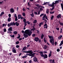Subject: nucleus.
I'll return each mask as SVG.
<instances>
[{"label": "nucleus", "mask_w": 63, "mask_h": 63, "mask_svg": "<svg viewBox=\"0 0 63 63\" xmlns=\"http://www.w3.org/2000/svg\"><path fill=\"white\" fill-rule=\"evenodd\" d=\"M10 12L11 13H14V8H11L10 9Z\"/></svg>", "instance_id": "nucleus-11"}, {"label": "nucleus", "mask_w": 63, "mask_h": 63, "mask_svg": "<svg viewBox=\"0 0 63 63\" xmlns=\"http://www.w3.org/2000/svg\"><path fill=\"white\" fill-rule=\"evenodd\" d=\"M4 12H2L1 13V14H0V16H2V15H4Z\"/></svg>", "instance_id": "nucleus-21"}, {"label": "nucleus", "mask_w": 63, "mask_h": 63, "mask_svg": "<svg viewBox=\"0 0 63 63\" xmlns=\"http://www.w3.org/2000/svg\"><path fill=\"white\" fill-rule=\"evenodd\" d=\"M13 33L15 34H17V32L16 31H14L13 32Z\"/></svg>", "instance_id": "nucleus-35"}, {"label": "nucleus", "mask_w": 63, "mask_h": 63, "mask_svg": "<svg viewBox=\"0 0 63 63\" xmlns=\"http://www.w3.org/2000/svg\"><path fill=\"white\" fill-rule=\"evenodd\" d=\"M40 55H42L43 54V52H40Z\"/></svg>", "instance_id": "nucleus-44"}, {"label": "nucleus", "mask_w": 63, "mask_h": 63, "mask_svg": "<svg viewBox=\"0 0 63 63\" xmlns=\"http://www.w3.org/2000/svg\"><path fill=\"white\" fill-rule=\"evenodd\" d=\"M48 37H49V39H51L50 40V42L51 44H52L53 46L54 44V38H53V37L52 36H50L49 35H48Z\"/></svg>", "instance_id": "nucleus-2"}, {"label": "nucleus", "mask_w": 63, "mask_h": 63, "mask_svg": "<svg viewBox=\"0 0 63 63\" xmlns=\"http://www.w3.org/2000/svg\"><path fill=\"white\" fill-rule=\"evenodd\" d=\"M32 36L33 37H35V34H32Z\"/></svg>", "instance_id": "nucleus-59"}, {"label": "nucleus", "mask_w": 63, "mask_h": 63, "mask_svg": "<svg viewBox=\"0 0 63 63\" xmlns=\"http://www.w3.org/2000/svg\"><path fill=\"white\" fill-rule=\"evenodd\" d=\"M6 0H4L2 1H1L0 4H2V3H4V2H6Z\"/></svg>", "instance_id": "nucleus-18"}, {"label": "nucleus", "mask_w": 63, "mask_h": 63, "mask_svg": "<svg viewBox=\"0 0 63 63\" xmlns=\"http://www.w3.org/2000/svg\"><path fill=\"white\" fill-rule=\"evenodd\" d=\"M16 48H18L19 47V45H17L16 46Z\"/></svg>", "instance_id": "nucleus-50"}, {"label": "nucleus", "mask_w": 63, "mask_h": 63, "mask_svg": "<svg viewBox=\"0 0 63 63\" xmlns=\"http://www.w3.org/2000/svg\"><path fill=\"white\" fill-rule=\"evenodd\" d=\"M10 36L11 37H12V38H14V37H15V35H10Z\"/></svg>", "instance_id": "nucleus-33"}, {"label": "nucleus", "mask_w": 63, "mask_h": 63, "mask_svg": "<svg viewBox=\"0 0 63 63\" xmlns=\"http://www.w3.org/2000/svg\"><path fill=\"white\" fill-rule=\"evenodd\" d=\"M44 37V35L43 34H42L41 36V38L42 39H43Z\"/></svg>", "instance_id": "nucleus-26"}, {"label": "nucleus", "mask_w": 63, "mask_h": 63, "mask_svg": "<svg viewBox=\"0 0 63 63\" xmlns=\"http://www.w3.org/2000/svg\"><path fill=\"white\" fill-rule=\"evenodd\" d=\"M18 19H20V18H21V15H18Z\"/></svg>", "instance_id": "nucleus-22"}, {"label": "nucleus", "mask_w": 63, "mask_h": 63, "mask_svg": "<svg viewBox=\"0 0 63 63\" xmlns=\"http://www.w3.org/2000/svg\"><path fill=\"white\" fill-rule=\"evenodd\" d=\"M41 25H42V23H40L39 25V27H41Z\"/></svg>", "instance_id": "nucleus-53"}, {"label": "nucleus", "mask_w": 63, "mask_h": 63, "mask_svg": "<svg viewBox=\"0 0 63 63\" xmlns=\"http://www.w3.org/2000/svg\"><path fill=\"white\" fill-rule=\"evenodd\" d=\"M51 56V51H50V53L49 54L48 57H50Z\"/></svg>", "instance_id": "nucleus-17"}, {"label": "nucleus", "mask_w": 63, "mask_h": 63, "mask_svg": "<svg viewBox=\"0 0 63 63\" xmlns=\"http://www.w3.org/2000/svg\"><path fill=\"white\" fill-rule=\"evenodd\" d=\"M40 11H42V10H43V8H40Z\"/></svg>", "instance_id": "nucleus-62"}, {"label": "nucleus", "mask_w": 63, "mask_h": 63, "mask_svg": "<svg viewBox=\"0 0 63 63\" xmlns=\"http://www.w3.org/2000/svg\"><path fill=\"white\" fill-rule=\"evenodd\" d=\"M8 16L9 17V18L11 17V15L10 14H9L8 15Z\"/></svg>", "instance_id": "nucleus-56"}, {"label": "nucleus", "mask_w": 63, "mask_h": 63, "mask_svg": "<svg viewBox=\"0 0 63 63\" xmlns=\"http://www.w3.org/2000/svg\"><path fill=\"white\" fill-rule=\"evenodd\" d=\"M50 13L51 14H53L54 13V11L53 12H52L51 11L50 12Z\"/></svg>", "instance_id": "nucleus-34"}, {"label": "nucleus", "mask_w": 63, "mask_h": 63, "mask_svg": "<svg viewBox=\"0 0 63 63\" xmlns=\"http://www.w3.org/2000/svg\"><path fill=\"white\" fill-rule=\"evenodd\" d=\"M42 20H46V19H45V17H44V16L42 17Z\"/></svg>", "instance_id": "nucleus-42"}, {"label": "nucleus", "mask_w": 63, "mask_h": 63, "mask_svg": "<svg viewBox=\"0 0 63 63\" xmlns=\"http://www.w3.org/2000/svg\"><path fill=\"white\" fill-rule=\"evenodd\" d=\"M44 17L45 18H46V19H47V17L46 16V15H44Z\"/></svg>", "instance_id": "nucleus-23"}, {"label": "nucleus", "mask_w": 63, "mask_h": 63, "mask_svg": "<svg viewBox=\"0 0 63 63\" xmlns=\"http://www.w3.org/2000/svg\"><path fill=\"white\" fill-rule=\"evenodd\" d=\"M49 11V9H47V10H46V13H47V14H48V12Z\"/></svg>", "instance_id": "nucleus-30"}, {"label": "nucleus", "mask_w": 63, "mask_h": 63, "mask_svg": "<svg viewBox=\"0 0 63 63\" xmlns=\"http://www.w3.org/2000/svg\"><path fill=\"white\" fill-rule=\"evenodd\" d=\"M57 51H58V52H59V51H60V49H57Z\"/></svg>", "instance_id": "nucleus-47"}, {"label": "nucleus", "mask_w": 63, "mask_h": 63, "mask_svg": "<svg viewBox=\"0 0 63 63\" xmlns=\"http://www.w3.org/2000/svg\"><path fill=\"white\" fill-rule=\"evenodd\" d=\"M44 41L45 42V43H46L47 42V40H45V39H44Z\"/></svg>", "instance_id": "nucleus-54"}, {"label": "nucleus", "mask_w": 63, "mask_h": 63, "mask_svg": "<svg viewBox=\"0 0 63 63\" xmlns=\"http://www.w3.org/2000/svg\"><path fill=\"white\" fill-rule=\"evenodd\" d=\"M54 9V7H52V9H51V11H52Z\"/></svg>", "instance_id": "nucleus-58"}, {"label": "nucleus", "mask_w": 63, "mask_h": 63, "mask_svg": "<svg viewBox=\"0 0 63 63\" xmlns=\"http://www.w3.org/2000/svg\"><path fill=\"white\" fill-rule=\"evenodd\" d=\"M36 54V53H32L31 52V53L30 54V56H32V57H34V56H35V55Z\"/></svg>", "instance_id": "nucleus-7"}, {"label": "nucleus", "mask_w": 63, "mask_h": 63, "mask_svg": "<svg viewBox=\"0 0 63 63\" xmlns=\"http://www.w3.org/2000/svg\"><path fill=\"white\" fill-rule=\"evenodd\" d=\"M62 37V35H60L58 37V40H60L61 39V38Z\"/></svg>", "instance_id": "nucleus-20"}, {"label": "nucleus", "mask_w": 63, "mask_h": 63, "mask_svg": "<svg viewBox=\"0 0 63 63\" xmlns=\"http://www.w3.org/2000/svg\"><path fill=\"white\" fill-rule=\"evenodd\" d=\"M61 8L62 9V10H63V4L61 3Z\"/></svg>", "instance_id": "nucleus-25"}, {"label": "nucleus", "mask_w": 63, "mask_h": 63, "mask_svg": "<svg viewBox=\"0 0 63 63\" xmlns=\"http://www.w3.org/2000/svg\"><path fill=\"white\" fill-rule=\"evenodd\" d=\"M27 57V56H23L22 57L23 58H26Z\"/></svg>", "instance_id": "nucleus-49"}, {"label": "nucleus", "mask_w": 63, "mask_h": 63, "mask_svg": "<svg viewBox=\"0 0 63 63\" xmlns=\"http://www.w3.org/2000/svg\"><path fill=\"white\" fill-rule=\"evenodd\" d=\"M34 40L36 42H38L39 41V38L37 37H35L34 38Z\"/></svg>", "instance_id": "nucleus-10"}, {"label": "nucleus", "mask_w": 63, "mask_h": 63, "mask_svg": "<svg viewBox=\"0 0 63 63\" xmlns=\"http://www.w3.org/2000/svg\"><path fill=\"white\" fill-rule=\"evenodd\" d=\"M37 20H34L33 22L34 23H37Z\"/></svg>", "instance_id": "nucleus-28"}, {"label": "nucleus", "mask_w": 63, "mask_h": 63, "mask_svg": "<svg viewBox=\"0 0 63 63\" xmlns=\"http://www.w3.org/2000/svg\"><path fill=\"white\" fill-rule=\"evenodd\" d=\"M47 48V46H45L44 47V48L45 49H46Z\"/></svg>", "instance_id": "nucleus-29"}, {"label": "nucleus", "mask_w": 63, "mask_h": 63, "mask_svg": "<svg viewBox=\"0 0 63 63\" xmlns=\"http://www.w3.org/2000/svg\"><path fill=\"white\" fill-rule=\"evenodd\" d=\"M40 12H39L38 13L37 15H40Z\"/></svg>", "instance_id": "nucleus-57"}, {"label": "nucleus", "mask_w": 63, "mask_h": 63, "mask_svg": "<svg viewBox=\"0 0 63 63\" xmlns=\"http://www.w3.org/2000/svg\"><path fill=\"white\" fill-rule=\"evenodd\" d=\"M32 32L29 30H25V32L23 34V36L25 38L28 37V35L30 36L32 34Z\"/></svg>", "instance_id": "nucleus-1"}, {"label": "nucleus", "mask_w": 63, "mask_h": 63, "mask_svg": "<svg viewBox=\"0 0 63 63\" xmlns=\"http://www.w3.org/2000/svg\"><path fill=\"white\" fill-rule=\"evenodd\" d=\"M8 31H13V28L12 27H11L8 29Z\"/></svg>", "instance_id": "nucleus-13"}, {"label": "nucleus", "mask_w": 63, "mask_h": 63, "mask_svg": "<svg viewBox=\"0 0 63 63\" xmlns=\"http://www.w3.org/2000/svg\"><path fill=\"white\" fill-rule=\"evenodd\" d=\"M23 22H24V23H26V19H24L23 20Z\"/></svg>", "instance_id": "nucleus-39"}, {"label": "nucleus", "mask_w": 63, "mask_h": 63, "mask_svg": "<svg viewBox=\"0 0 63 63\" xmlns=\"http://www.w3.org/2000/svg\"><path fill=\"white\" fill-rule=\"evenodd\" d=\"M44 14H41V15H40V17H41V16H44Z\"/></svg>", "instance_id": "nucleus-46"}, {"label": "nucleus", "mask_w": 63, "mask_h": 63, "mask_svg": "<svg viewBox=\"0 0 63 63\" xmlns=\"http://www.w3.org/2000/svg\"><path fill=\"white\" fill-rule=\"evenodd\" d=\"M7 20L8 22H10V21H11V18L9 17Z\"/></svg>", "instance_id": "nucleus-19"}, {"label": "nucleus", "mask_w": 63, "mask_h": 63, "mask_svg": "<svg viewBox=\"0 0 63 63\" xmlns=\"http://www.w3.org/2000/svg\"><path fill=\"white\" fill-rule=\"evenodd\" d=\"M27 24H28L29 25V24H30V22H29V21H28L27 22Z\"/></svg>", "instance_id": "nucleus-48"}, {"label": "nucleus", "mask_w": 63, "mask_h": 63, "mask_svg": "<svg viewBox=\"0 0 63 63\" xmlns=\"http://www.w3.org/2000/svg\"><path fill=\"white\" fill-rule=\"evenodd\" d=\"M49 61L51 63H54V60H50Z\"/></svg>", "instance_id": "nucleus-14"}, {"label": "nucleus", "mask_w": 63, "mask_h": 63, "mask_svg": "<svg viewBox=\"0 0 63 63\" xmlns=\"http://www.w3.org/2000/svg\"><path fill=\"white\" fill-rule=\"evenodd\" d=\"M34 14H35V15H37V12H34Z\"/></svg>", "instance_id": "nucleus-64"}, {"label": "nucleus", "mask_w": 63, "mask_h": 63, "mask_svg": "<svg viewBox=\"0 0 63 63\" xmlns=\"http://www.w3.org/2000/svg\"><path fill=\"white\" fill-rule=\"evenodd\" d=\"M44 59H46V58H47V55L46 54H45L44 55Z\"/></svg>", "instance_id": "nucleus-12"}, {"label": "nucleus", "mask_w": 63, "mask_h": 63, "mask_svg": "<svg viewBox=\"0 0 63 63\" xmlns=\"http://www.w3.org/2000/svg\"><path fill=\"white\" fill-rule=\"evenodd\" d=\"M0 50L2 51V47L0 45Z\"/></svg>", "instance_id": "nucleus-27"}, {"label": "nucleus", "mask_w": 63, "mask_h": 63, "mask_svg": "<svg viewBox=\"0 0 63 63\" xmlns=\"http://www.w3.org/2000/svg\"><path fill=\"white\" fill-rule=\"evenodd\" d=\"M54 17V16H53V15H52L51 16V20H52V19H53V18Z\"/></svg>", "instance_id": "nucleus-31"}, {"label": "nucleus", "mask_w": 63, "mask_h": 63, "mask_svg": "<svg viewBox=\"0 0 63 63\" xmlns=\"http://www.w3.org/2000/svg\"><path fill=\"white\" fill-rule=\"evenodd\" d=\"M56 29H57V30L58 31V30H59V28H56Z\"/></svg>", "instance_id": "nucleus-60"}, {"label": "nucleus", "mask_w": 63, "mask_h": 63, "mask_svg": "<svg viewBox=\"0 0 63 63\" xmlns=\"http://www.w3.org/2000/svg\"><path fill=\"white\" fill-rule=\"evenodd\" d=\"M12 51L14 53H16V50L15 49V47L13 48L12 49Z\"/></svg>", "instance_id": "nucleus-8"}, {"label": "nucleus", "mask_w": 63, "mask_h": 63, "mask_svg": "<svg viewBox=\"0 0 63 63\" xmlns=\"http://www.w3.org/2000/svg\"><path fill=\"white\" fill-rule=\"evenodd\" d=\"M27 52L26 53H27V55H29V56H30V54L31 53V51H27Z\"/></svg>", "instance_id": "nucleus-6"}, {"label": "nucleus", "mask_w": 63, "mask_h": 63, "mask_svg": "<svg viewBox=\"0 0 63 63\" xmlns=\"http://www.w3.org/2000/svg\"><path fill=\"white\" fill-rule=\"evenodd\" d=\"M16 23H14V22L13 23H10L8 24V27H10L11 26H13V25H15Z\"/></svg>", "instance_id": "nucleus-4"}, {"label": "nucleus", "mask_w": 63, "mask_h": 63, "mask_svg": "<svg viewBox=\"0 0 63 63\" xmlns=\"http://www.w3.org/2000/svg\"><path fill=\"white\" fill-rule=\"evenodd\" d=\"M33 60L34 62H38V58H37L36 57H34L33 58Z\"/></svg>", "instance_id": "nucleus-5"}, {"label": "nucleus", "mask_w": 63, "mask_h": 63, "mask_svg": "<svg viewBox=\"0 0 63 63\" xmlns=\"http://www.w3.org/2000/svg\"><path fill=\"white\" fill-rule=\"evenodd\" d=\"M11 47H12V48H14V47H15V46L14 45H12L11 46Z\"/></svg>", "instance_id": "nucleus-52"}, {"label": "nucleus", "mask_w": 63, "mask_h": 63, "mask_svg": "<svg viewBox=\"0 0 63 63\" xmlns=\"http://www.w3.org/2000/svg\"><path fill=\"white\" fill-rule=\"evenodd\" d=\"M55 3H54V2H53L52 3V4H49V6L50 7H54V5L56 4L57 3H58V1H55Z\"/></svg>", "instance_id": "nucleus-3"}, {"label": "nucleus", "mask_w": 63, "mask_h": 63, "mask_svg": "<svg viewBox=\"0 0 63 63\" xmlns=\"http://www.w3.org/2000/svg\"><path fill=\"white\" fill-rule=\"evenodd\" d=\"M26 48H27V47H26L25 46L22 48V50H25V49H26Z\"/></svg>", "instance_id": "nucleus-16"}, {"label": "nucleus", "mask_w": 63, "mask_h": 63, "mask_svg": "<svg viewBox=\"0 0 63 63\" xmlns=\"http://www.w3.org/2000/svg\"><path fill=\"white\" fill-rule=\"evenodd\" d=\"M62 29L61 28V31H60V33H62Z\"/></svg>", "instance_id": "nucleus-55"}, {"label": "nucleus", "mask_w": 63, "mask_h": 63, "mask_svg": "<svg viewBox=\"0 0 63 63\" xmlns=\"http://www.w3.org/2000/svg\"><path fill=\"white\" fill-rule=\"evenodd\" d=\"M60 24L61 26H63V23H60Z\"/></svg>", "instance_id": "nucleus-37"}, {"label": "nucleus", "mask_w": 63, "mask_h": 63, "mask_svg": "<svg viewBox=\"0 0 63 63\" xmlns=\"http://www.w3.org/2000/svg\"><path fill=\"white\" fill-rule=\"evenodd\" d=\"M3 31L5 32H6V29L5 28L4 29Z\"/></svg>", "instance_id": "nucleus-51"}, {"label": "nucleus", "mask_w": 63, "mask_h": 63, "mask_svg": "<svg viewBox=\"0 0 63 63\" xmlns=\"http://www.w3.org/2000/svg\"><path fill=\"white\" fill-rule=\"evenodd\" d=\"M15 23V24H16V25L17 26H18V25H19V23L17 22H16V23Z\"/></svg>", "instance_id": "nucleus-24"}, {"label": "nucleus", "mask_w": 63, "mask_h": 63, "mask_svg": "<svg viewBox=\"0 0 63 63\" xmlns=\"http://www.w3.org/2000/svg\"><path fill=\"white\" fill-rule=\"evenodd\" d=\"M47 2L44 3V4H43V5H46V4H47Z\"/></svg>", "instance_id": "nucleus-61"}, {"label": "nucleus", "mask_w": 63, "mask_h": 63, "mask_svg": "<svg viewBox=\"0 0 63 63\" xmlns=\"http://www.w3.org/2000/svg\"><path fill=\"white\" fill-rule=\"evenodd\" d=\"M31 15L32 17H33L34 16V15H33V13H32L31 14Z\"/></svg>", "instance_id": "nucleus-43"}, {"label": "nucleus", "mask_w": 63, "mask_h": 63, "mask_svg": "<svg viewBox=\"0 0 63 63\" xmlns=\"http://www.w3.org/2000/svg\"><path fill=\"white\" fill-rule=\"evenodd\" d=\"M63 44V40H62V41H61V43L59 45L60 46H61Z\"/></svg>", "instance_id": "nucleus-15"}, {"label": "nucleus", "mask_w": 63, "mask_h": 63, "mask_svg": "<svg viewBox=\"0 0 63 63\" xmlns=\"http://www.w3.org/2000/svg\"><path fill=\"white\" fill-rule=\"evenodd\" d=\"M40 55L42 57H44V55L43 54H42V55Z\"/></svg>", "instance_id": "nucleus-63"}, {"label": "nucleus", "mask_w": 63, "mask_h": 63, "mask_svg": "<svg viewBox=\"0 0 63 63\" xmlns=\"http://www.w3.org/2000/svg\"><path fill=\"white\" fill-rule=\"evenodd\" d=\"M19 42H18V41H17V42H16V45H17L18 44V43H19Z\"/></svg>", "instance_id": "nucleus-41"}, {"label": "nucleus", "mask_w": 63, "mask_h": 63, "mask_svg": "<svg viewBox=\"0 0 63 63\" xmlns=\"http://www.w3.org/2000/svg\"><path fill=\"white\" fill-rule=\"evenodd\" d=\"M35 30V28H34L32 29H31V31H34V30Z\"/></svg>", "instance_id": "nucleus-40"}, {"label": "nucleus", "mask_w": 63, "mask_h": 63, "mask_svg": "<svg viewBox=\"0 0 63 63\" xmlns=\"http://www.w3.org/2000/svg\"><path fill=\"white\" fill-rule=\"evenodd\" d=\"M22 15L24 16H25V14L24 12L23 13H22Z\"/></svg>", "instance_id": "nucleus-32"}, {"label": "nucleus", "mask_w": 63, "mask_h": 63, "mask_svg": "<svg viewBox=\"0 0 63 63\" xmlns=\"http://www.w3.org/2000/svg\"><path fill=\"white\" fill-rule=\"evenodd\" d=\"M26 23H27V22H26L25 23H24V25H25L24 26V27H25V26H26V25H27V24H26Z\"/></svg>", "instance_id": "nucleus-36"}, {"label": "nucleus", "mask_w": 63, "mask_h": 63, "mask_svg": "<svg viewBox=\"0 0 63 63\" xmlns=\"http://www.w3.org/2000/svg\"><path fill=\"white\" fill-rule=\"evenodd\" d=\"M47 51H44L43 52V53H47Z\"/></svg>", "instance_id": "nucleus-38"}, {"label": "nucleus", "mask_w": 63, "mask_h": 63, "mask_svg": "<svg viewBox=\"0 0 63 63\" xmlns=\"http://www.w3.org/2000/svg\"><path fill=\"white\" fill-rule=\"evenodd\" d=\"M15 20L16 21H17V17H15Z\"/></svg>", "instance_id": "nucleus-45"}, {"label": "nucleus", "mask_w": 63, "mask_h": 63, "mask_svg": "<svg viewBox=\"0 0 63 63\" xmlns=\"http://www.w3.org/2000/svg\"><path fill=\"white\" fill-rule=\"evenodd\" d=\"M57 17L58 18H61V14H60L58 15L57 16Z\"/></svg>", "instance_id": "nucleus-9"}]
</instances>
